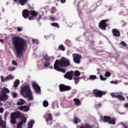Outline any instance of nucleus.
Wrapping results in <instances>:
<instances>
[{
  "instance_id": "1",
  "label": "nucleus",
  "mask_w": 128,
  "mask_h": 128,
  "mask_svg": "<svg viewBox=\"0 0 128 128\" xmlns=\"http://www.w3.org/2000/svg\"><path fill=\"white\" fill-rule=\"evenodd\" d=\"M12 43L16 52L18 58H20L24 52L28 48V44L26 40L20 36H14L12 40Z\"/></svg>"
},
{
  "instance_id": "2",
  "label": "nucleus",
  "mask_w": 128,
  "mask_h": 128,
  "mask_svg": "<svg viewBox=\"0 0 128 128\" xmlns=\"http://www.w3.org/2000/svg\"><path fill=\"white\" fill-rule=\"evenodd\" d=\"M70 66V60L64 57H62L61 59L56 60L55 61L54 68L57 72L66 74V70L64 68H66V66Z\"/></svg>"
},
{
  "instance_id": "3",
  "label": "nucleus",
  "mask_w": 128,
  "mask_h": 128,
  "mask_svg": "<svg viewBox=\"0 0 128 128\" xmlns=\"http://www.w3.org/2000/svg\"><path fill=\"white\" fill-rule=\"evenodd\" d=\"M20 94L24 98H28L29 100H34L32 93L30 90V87L28 85H26L22 87Z\"/></svg>"
},
{
  "instance_id": "4",
  "label": "nucleus",
  "mask_w": 128,
  "mask_h": 128,
  "mask_svg": "<svg viewBox=\"0 0 128 128\" xmlns=\"http://www.w3.org/2000/svg\"><path fill=\"white\" fill-rule=\"evenodd\" d=\"M22 112L20 111L12 112L10 115L11 124H16V120L22 118Z\"/></svg>"
},
{
  "instance_id": "5",
  "label": "nucleus",
  "mask_w": 128,
  "mask_h": 128,
  "mask_svg": "<svg viewBox=\"0 0 128 128\" xmlns=\"http://www.w3.org/2000/svg\"><path fill=\"white\" fill-rule=\"evenodd\" d=\"M10 91L8 88L4 87L2 88L0 92V102H4V100H8V95L6 94H10Z\"/></svg>"
},
{
  "instance_id": "6",
  "label": "nucleus",
  "mask_w": 128,
  "mask_h": 128,
  "mask_svg": "<svg viewBox=\"0 0 128 128\" xmlns=\"http://www.w3.org/2000/svg\"><path fill=\"white\" fill-rule=\"evenodd\" d=\"M92 94L96 98H102L103 96H106V92L104 91H102L101 90H98V89H94L92 91Z\"/></svg>"
},
{
  "instance_id": "7",
  "label": "nucleus",
  "mask_w": 128,
  "mask_h": 128,
  "mask_svg": "<svg viewBox=\"0 0 128 128\" xmlns=\"http://www.w3.org/2000/svg\"><path fill=\"white\" fill-rule=\"evenodd\" d=\"M107 22H108V20H101L98 24V27L100 30H106V27L108 26Z\"/></svg>"
},
{
  "instance_id": "8",
  "label": "nucleus",
  "mask_w": 128,
  "mask_h": 128,
  "mask_svg": "<svg viewBox=\"0 0 128 128\" xmlns=\"http://www.w3.org/2000/svg\"><path fill=\"white\" fill-rule=\"evenodd\" d=\"M72 56L74 62L78 64H80V60H82V56L80 54L74 53L72 54Z\"/></svg>"
},
{
  "instance_id": "9",
  "label": "nucleus",
  "mask_w": 128,
  "mask_h": 128,
  "mask_svg": "<svg viewBox=\"0 0 128 128\" xmlns=\"http://www.w3.org/2000/svg\"><path fill=\"white\" fill-rule=\"evenodd\" d=\"M60 92H68L72 90V87L69 86H66L64 84H60L59 85Z\"/></svg>"
},
{
  "instance_id": "10",
  "label": "nucleus",
  "mask_w": 128,
  "mask_h": 128,
  "mask_svg": "<svg viewBox=\"0 0 128 128\" xmlns=\"http://www.w3.org/2000/svg\"><path fill=\"white\" fill-rule=\"evenodd\" d=\"M30 14L31 16L28 18L29 20H34L38 16V12L34 10H30Z\"/></svg>"
},
{
  "instance_id": "11",
  "label": "nucleus",
  "mask_w": 128,
  "mask_h": 128,
  "mask_svg": "<svg viewBox=\"0 0 128 128\" xmlns=\"http://www.w3.org/2000/svg\"><path fill=\"white\" fill-rule=\"evenodd\" d=\"M29 106H26V105L22 106H18L17 108L18 110H23L24 112H28L30 110V104H29Z\"/></svg>"
},
{
  "instance_id": "12",
  "label": "nucleus",
  "mask_w": 128,
  "mask_h": 128,
  "mask_svg": "<svg viewBox=\"0 0 128 128\" xmlns=\"http://www.w3.org/2000/svg\"><path fill=\"white\" fill-rule=\"evenodd\" d=\"M64 76L65 78H68V80H72V76H74V71L72 70L70 72H67Z\"/></svg>"
},
{
  "instance_id": "13",
  "label": "nucleus",
  "mask_w": 128,
  "mask_h": 128,
  "mask_svg": "<svg viewBox=\"0 0 128 128\" xmlns=\"http://www.w3.org/2000/svg\"><path fill=\"white\" fill-rule=\"evenodd\" d=\"M30 11L28 9H24L23 10L22 12V16L24 18L26 19L28 18L30 16Z\"/></svg>"
},
{
  "instance_id": "14",
  "label": "nucleus",
  "mask_w": 128,
  "mask_h": 128,
  "mask_svg": "<svg viewBox=\"0 0 128 128\" xmlns=\"http://www.w3.org/2000/svg\"><path fill=\"white\" fill-rule=\"evenodd\" d=\"M32 86L34 88V90H36V92L37 94H40V86L36 84V83H32Z\"/></svg>"
},
{
  "instance_id": "15",
  "label": "nucleus",
  "mask_w": 128,
  "mask_h": 128,
  "mask_svg": "<svg viewBox=\"0 0 128 128\" xmlns=\"http://www.w3.org/2000/svg\"><path fill=\"white\" fill-rule=\"evenodd\" d=\"M100 118H102V120L103 122H104L108 123V122H110V116H104L103 118H102V116H100Z\"/></svg>"
},
{
  "instance_id": "16",
  "label": "nucleus",
  "mask_w": 128,
  "mask_h": 128,
  "mask_svg": "<svg viewBox=\"0 0 128 128\" xmlns=\"http://www.w3.org/2000/svg\"><path fill=\"white\" fill-rule=\"evenodd\" d=\"M0 126H2V128H6V123L2 120L1 116H0Z\"/></svg>"
},
{
  "instance_id": "17",
  "label": "nucleus",
  "mask_w": 128,
  "mask_h": 128,
  "mask_svg": "<svg viewBox=\"0 0 128 128\" xmlns=\"http://www.w3.org/2000/svg\"><path fill=\"white\" fill-rule=\"evenodd\" d=\"M79 128H93L92 126L90 124H86L84 126L81 125L80 126Z\"/></svg>"
},
{
  "instance_id": "18",
  "label": "nucleus",
  "mask_w": 128,
  "mask_h": 128,
  "mask_svg": "<svg viewBox=\"0 0 128 128\" xmlns=\"http://www.w3.org/2000/svg\"><path fill=\"white\" fill-rule=\"evenodd\" d=\"M47 116H48V118L46 119V122H48V120H52V114L49 113Z\"/></svg>"
},
{
  "instance_id": "19",
  "label": "nucleus",
  "mask_w": 128,
  "mask_h": 128,
  "mask_svg": "<svg viewBox=\"0 0 128 128\" xmlns=\"http://www.w3.org/2000/svg\"><path fill=\"white\" fill-rule=\"evenodd\" d=\"M22 118H20V119H21V121H20V122H22V124H26V116H24V115H22Z\"/></svg>"
},
{
  "instance_id": "20",
  "label": "nucleus",
  "mask_w": 128,
  "mask_h": 128,
  "mask_svg": "<svg viewBox=\"0 0 128 128\" xmlns=\"http://www.w3.org/2000/svg\"><path fill=\"white\" fill-rule=\"evenodd\" d=\"M116 119L110 117V119L109 120L108 124H116Z\"/></svg>"
},
{
  "instance_id": "21",
  "label": "nucleus",
  "mask_w": 128,
  "mask_h": 128,
  "mask_svg": "<svg viewBox=\"0 0 128 128\" xmlns=\"http://www.w3.org/2000/svg\"><path fill=\"white\" fill-rule=\"evenodd\" d=\"M18 2L21 6H24L28 2V0H18Z\"/></svg>"
},
{
  "instance_id": "22",
  "label": "nucleus",
  "mask_w": 128,
  "mask_h": 128,
  "mask_svg": "<svg viewBox=\"0 0 128 128\" xmlns=\"http://www.w3.org/2000/svg\"><path fill=\"white\" fill-rule=\"evenodd\" d=\"M120 94L119 92H112L110 94L112 98H118V94Z\"/></svg>"
},
{
  "instance_id": "23",
  "label": "nucleus",
  "mask_w": 128,
  "mask_h": 128,
  "mask_svg": "<svg viewBox=\"0 0 128 128\" xmlns=\"http://www.w3.org/2000/svg\"><path fill=\"white\" fill-rule=\"evenodd\" d=\"M22 104H24V100L22 99L19 100V102L16 103L17 106H22Z\"/></svg>"
},
{
  "instance_id": "24",
  "label": "nucleus",
  "mask_w": 128,
  "mask_h": 128,
  "mask_svg": "<svg viewBox=\"0 0 128 128\" xmlns=\"http://www.w3.org/2000/svg\"><path fill=\"white\" fill-rule=\"evenodd\" d=\"M34 121L32 120H30L28 124V128H32V126H34Z\"/></svg>"
},
{
  "instance_id": "25",
  "label": "nucleus",
  "mask_w": 128,
  "mask_h": 128,
  "mask_svg": "<svg viewBox=\"0 0 128 128\" xmlns=\"http://www.w3.org/2000/svg\"><path fill=\"white\" fill-rule=\"evenodd\" d=\"M58 50H62V52H64L66 50V48H64V46L62 44H60L58 47Z\"/></svg>"
},
{
  "instance_id": "26",
  "label": "nucleus",
  "mask_w": 128,
  "mask_h": 128,
  "mask_svg": "<svg viewBox=\"0 0 128 128\" xmlns=\"http://www.w3.org/2000/svg\"><path fill=\"white\" fill-rule=\"evenodd\" d=\"M74 102L76 106H78L80 104V101L78 98H74Z\"/></svg>"
},
{
  "instance_id": "27",
  "label": "nucleus",
  "mask_w": 128,
  "mask_h": 128,
  "mask_svg": "<svg viewBox=\"0 0 128 128\" xmlns=\"http://www.w3.org/2000/svg\"><path fill=\"white\" fill-rule=\"evenodd\" d=\"M119 100H126V98L124 97L122 95L119 94L118 97L117 98Z\"/></svg>"
},
{
  "instance_id": "28",
  "label": "nucleus",
  "mask_w": 128,
  "mask_h": 128,
  "mask_svg": "<svg viewBox=\"0 0 128 128\" xmlns=\"http://www.w3.org/2000/svg\"><path fill=\"white\" fill-rule=\"evenodd\" d=\"M43 58L46 62H50V57H48V54H45L43 55Z\"/></svg>"
},
{
  "instance_id": "29",
  "label": "nucleus",
  "mask_w": 128,
  "mask_h": 128,
  "mask_svg": "<svg viewBox=\"0 0 128 128\" xmlns=\"http://www.w3.org/2000/svg\"><path fill=\"white\" fill-rule=\"evenodd\" d=\"M74 122L76 124H78V122H80V120L76 117H74Z\"/></svg>"
},
{
  "instance_id": "30",
  "label": "nucleus",
  "mask_w": 128,
  "mask_h": 128,
  "mask_svg": "<svg viewBox=\"0 0 128 128\" xmlns=\"http://www.w3.org/2000/svg\"><path fill=\"white\" fill-rule=\"evenodd\" d=\"M74 75L75 76H80V72L78 70H76L74 72Z\"/></svg>"
},
{
  "instance_id": "31",
  "label": "nucleus",
  "mask_w": 128,
  "mask_h": 128,
  "mask_svg": "<svg viewBox=\"0 0 128 128\" xmlns=\"http://www.w3.org/2000/svg\"><path fill=\"white\" fill-rule=\"evenodd\" d=\"M19 84H20V80H16L14 82V88H18V86Z\"/></svg>"
},
{
  "instance_id": "32",
  "label": "nucleus",
  "mask_w": 128,
  "mask_h": 128,
  "mask_svg": "<svg viewBox=\"0 0 128 128\" xmlns=\"http://www.w3.org/2000/svg\"><path fill=\"white\" fill-rule=\"evenodd\" d=\"M6 80H14V76H12V74H10L9 76L6 77Z\"/></svg>"
},
{
  "instance_id": "33",
  "label": "nucleus",
  "mask_w": 128,
  "mask_h": 128,
  "mask_svg": "<svg viewBox=\"0 0 128 128\" xmlns=\"http://www.w3.org/2000/svg\"><path fill=\"white\" fill-rule=\"evenodd\" d=\"M43 106L44 108H48V102L45 100L43 102Z\"/></svg>"
},
{
  "instance_id": "34",
  "label": "nucleus",
  "mask_w": 128,
  "mask_h": 128,
  "mask_svg": "<svg viewBox=\"0 0 128 128\" xmlns=\"http://www.w3.org/2000/svg\"><path fill=\"white\" fill-rule=\"evenodd\" d=\"M50 24L52 26H56V28H60V24L58 23L54 22L51 23Z\"/></svg>"
},
{
  "instance_id": "35",
  "label": "nucleus",
  "mask_w": 128,
  "mask_h": 128,
  "mask_svg": "<svg viewBox=\"0 0 128 128\" xmlns=\"http://www.w3.org/2000/svg\"><path fill=\"white\" fill-rule=\"evenodd\" d=\"M89 78L90 80H96V75H90L89 76Z\"/></svg>"
},
{
  "instance_id": "36",
  "label": "nucleus",
  "mask_w": 128,
  "mask_h": 128,
  "mask_svg": "<svg viewBox=\"0 0 128 128\" xmlns=\"http://www.w3.org/2000/svg\"><path fill=\"white\" fill-rule=\"evenodd\" d=\"M73 78L74 80L75 84H78V82H80V78H78V77H76Z\"/></svg>"
},
{
  "instance_id": "37",
  "label": "nucleus",
  "mask_w": 128,
  "mask_h": 128,
  "mask_svg": "<svg viewBox=\"0 0 128 128\" xmlns=\"http://www.w3.org/2000/svg\"><path fill=\"white\" fill-rule=\"evenodd\" d=\"M112 76V73H110L108 71H107L105 73L104 76H106V78H109V76Z\"/></svg>"
},
{
  "instance_id": "38",
  "label": "nucleus",
  "mask_w": 128,
  "mask_h": 128,
  "mask_svg": "<svg viewBox=\"0 0 128 128\" xmlns=\"http://www.w3.org/2000/svg\"><path fill=\"white\" fill-rule=\"evenodd\" d=\"M102 106V104L100 102L96 104H94V106L96 108H101Z\"/></svg>"
},
{
  "instance_id": "39",
  "label": "nucleus",
  "mask_w": 128,
  "mask_h": 128,
  "mask_svg": "<svg viewBox=\"0 0 128 128\" xmlns=\"http://www.w3.org/2000/svg\"><path fill=\"white\" fill-rule=\"evenodd\" d=\"M50 66V62H46L44 64V68H48Z\"/></svg>"
},
{
  "instance_id": "40",
  "label": "nucleus",
  "mask_w": 128,
  "mask_h": 128,
  "mask_svg": "<svg viewBox=\"0 0 128 128\" xmlns=\"http://www.w3.org/2000/svg\"><path fill=\"white\" fill-rule=\"evenodd\" d=\"M22 122H19L17 124V128H22Z\"/></svg>"
},
{
  "instance_id": "41",
  "label": "nucleus",
  "mask_w": 128,
  "mask_h": 128,
  "mask_svg": "<svg viewBox=\"0 0 128 128\" xmlns=\"http://www.w3.org/2000/svg\"><path fill=\"white\" fill-rule=\"evenodd\" d=\"M100 78L101 80H106V78H104L102 74L100 75Z\"/></svg>"
},
{
  "instance_id": "42",
  "label": "nucleus",
  "mask_w": 128,
  "mask_h": 128,
  "mask_svg": "<svg viewBox=\"0 0 128 128\" xmlns=\"http://www.w3.org/2000/svg\"><path fill=\"white\" fill-rule=\"evenodd\" d=\"M14 70H16L15 67L10 66L8 68V70H9V72H12Z\"/></svg>"
},
{
  "instance_id": "43",
  "label": "nucleus",
  "mask_w": 128,
  "mask_h": 128,
  "mask_svg": "<svg viewBox=\"0 0 128 128\" xmlns=\"http://www.w3.org/2000/svg\"><path fill=\"white\" fill-rule=\"evenodd\" d=\"M32 42L34 44H38V39H32Z\"/></svg>"
},
{
  "instance_id": "44",
  "label": "nucleus",
  "mask_w": 128,
  "mask_h": 128,
  "mask_svg": "<svg viewBox=\"0 0 128 128\" xmlns=\"http://www.w3.org/2000/svg\"><path fill=\"white\" fill-rule=\"evenodd\" d=\"M113 34L114 36H117L118 37L120 36V32H113Z\"/></svg>"
},
{
  "instance_id": "45",
  "label": "nucleus",
  "mask_w": 128,
  "mask_h": 128,
  "mask_svg": "<svg viewBox=\"0 0 128 128\" xmlns=\"http://www.w3.org/2000/svg\"><path fill=\"white\" fill-rule=\"evenodd\" d=\"M0 78H1V82H6V78H4V76H0Z\"/></svg>"
},
{
  "instance_id": "46",
  "label": "nucleus",
  "mask_w": 128,
  "mask_h": 128,
  "mask_svg": "<svg viewBox=\"0 0 128 128\" xmlns=\"http://www.w3.org/2000/svg\"><path fill=\"white\" fill-rule=\"evenodd\" d=\"M120 44H122V46H126V42H124V41H122L120 42Z\"/></svg>"
},
{
  "instance_id": "47",
  "label": "nucleus",
  "mask_w": 128,
  "mask_h": 128,
  "mask_svg": "<svg viewBox=\"0 0 128 128\" xmlns=\"http://www.w3.org/2000/svg\"><path fill=\"white\" fill-rule=\"evenodd\" d=\"M8 112H6L4 114V120H6V118H8Z\"/></svg>"
},
{
  "instance_id": "48",
  "label": "nucleus",
  "mask_w": 128,
  "mask_h": 128,
  "mask_svg": "<svg viewBox=\"0 0 128 128\" xmlns=\"http://www.w3.org/2000/svg\"><path fill=\"white\" fill-rule=\"evenodd\" d=\"M49 18H50V20H52V22H54V20H56V18L52 16H50Z\"/></svg>"
},
{
  "instance_id": "49",
  "label": "nucleus",
  "mask_w": 128,
  "mask_h": 128,
  "mask_svg": "<svg viewBox=\"0 0 128 128\" xmlns=\"http://www.w3.org/2000/svg\"><path fill=\"white\" fill-rule=\"evenodd\" d=\"M12 94L13 98H16V96H18V94H16V92H12Z\"/></svg>"
},
{
  "instance_id": "50",
  "label": "nucleus",
  "mask_w": 128,
  "mask_h": 128,
  "mask_svg": "<svg viewBox=\"0 0 128 128\" xmlns=\"http://www.w3.org/2000/svg\"><path fill=\"white\" fill-rule=\"evenodd\" d=\"M112 32H120V31L116 28L112 29Z\"/></svg>"
},
{
  "instance_id": "51",
  "label": "nucleus",
  "mask_w": 128,
  "mask_h": 128,
  "mask_svg": "<svg viewBox=\"0 0 128 128\" xmlns=\"http://www.w3.org/2000/svg\"><path fill=\"white\" fill-rule=\"evenodd\" d=\"M56 10L55 8H51V12L52 14H54V12H56Z\"/></svg>"
},
{
  "instance_id": "52",
  "label": "nucleus",
  "mask_w": 128,
  "mask_h": 128,
  "mask_svg": "<svg viewBox=\"0 0 128 128\" xmlns=\"http://www.w3.org/2000/svg\"><path fill=\"white\" fill-rule=\"evenodd\" d=\"M12 64H14V66H18V62H16V61L13 60L12 61Z\"/></svg>"
},
{
  "instance_id": "53",
  "label": "nucleus",
  "mask_w": 128,
  "mask_h": 128,
  "mask_svg": "<svg viewBox=\"0 0 128 128\" xmlns=\"http://www.w3.org/2000/svg\"><path fill=\"white\" fill-rule=\"evenodd\" d=\"M66 44H70V40H66Z\"/></svg>"
},
{
  "instance_id": "54",
  "label": "nucleus",
  "mask_w": 128,
  "mask_h": 128,
  "mask_svg": "<svg viewBox=\"0 0 128 128\" xmlns=\"http://www.w3.org/2000/svg\"><path fill=\"white\" fill-rule=\"evenodd\" d=\"M2 112H4V108L1 107L0 108V113L2 114Z\"/></svg>"
},
{
  "instance_id": "55",
  "label": "nucleus",
  "mask_w": 128,
  "mask_h": 128,
  "mask_svg": "<svg viewBox=\"0 0 128 128\" xmlns=\"http://www.w3.org/2000/svg\"><path fill=\"white\" fill-rule=\"evenodd\" d=\"M17 30L18 32H22V29L20 27H18L17 28Z\"/></svg>"
},
{
  "instance_id": "56",
  "label": "nucleus",
  "mask_w": 128,
  "mask_h": 128,
  "mask_svg": "<svg viewBox=\"0 0 128 128\" xmlns=\"http://www.w3.org/2000/svg\"><path fill=\"white\" fill-rule=\"evenodd\" d=\"M60 0V2L62 4H64V2H66V0Z\"/></svg>"
},
{
  "instance_id": "57",
  "label": "nucleus",
  "mask_w": 128,
  "mask_h": 128,
  "mask_svg": "<svg viewBox=\"0 0 128 128\" xmlns=\"http://www.w3.org/2000/svg\"><path fill=\"white\" fill-rule=\"evenodd\" d=\"M42 16H39L38 18V20H42Z\"/></svg>"
},
{
  "instance_id": "58",
  "label": "nucleus",
  "mask_w": 128,
  "mask_h": 128,
  "mask_svg": "<svg viewBox=\"0 0 128 128\" xmlns=\"http://www.w3.org/2000/svg\"><path fill=\"white\" fill-rule=\"evenodd\" d=\"M124 108H128V103H126L124 105Z\"/></svg>"
},
{
  "instance_id": "59",
  "label": "nucleus",
  "mask_w": 128,
  "mask_h": 128,
  "mask_svg": "<svg viewBox=\"0 0 128 128\" xmlns=\"http://www.w3.org/2000/svg\"><path fill=\"white\" fill-rule=\"evenodd\" d=\"M110 84H116V82H114V81H111Z\"/></svg>"
},
{
  "instance_id": "60",
  "label": "nucleus",
  "mask_w": 128,
  "mask_h": 128,
  "mask_svg": "<svg viewBox=\"0 0 128 128\" xmlns=\"http://www.w3.org/2000/svg\"><path fill=\"white\" fill-rule=\"evenodd\" d=\"M3 104L2 102H0V106H2Z\"/></svg>"
},
{
  "instance_id": "61",
  "label": "nucleus",
  "mask_w": 128,
  "mask_h": 128,
  "mask_svg": "<svg viewBox=\"0 0 128 128\" xmlns=\"http://www.w3.org/2000/svg\"><path fill=\"white\" fill-rule=\"evenodd\" d=\"M124 128H128V126L127 125L124 124Z\"/></svg>"
},
{
  "instance_id": "62",
  "label": "nucleus",
  "mask_w": 128,
  "mask_h": 128,
  "mask_svg": "<svg viewBox=\"0 0 128 128\" xmlns=\"http://www.w3.org/2000/svg\"><path fill=\"white\" fill-rule=\"evenodd\" d=\"M0 42H4V40H2V39H1L0 40Z\"/></svg>"
},
{
  "instance_id": "63",
  "label": "nucleus",
  "mask_w": 128,
  "mask_h": 128,
  "mask_svg": "<svg viewBox=\"0 0 128 128\" xmlns=\"http://www.w3.org/2000/svg\"><path fill=\"white\" fill-rule=\"evenodd\" d=\"M14 2H18V0H13Z\"/></svg>"
},
{
  "instance_id": "64",
  "label": "nucleus",
  "mask_w": 128,
  "mask_h": 128,
  "mask_svg": "<svg viewBox=\"0 0 128 128\" xmlns=\"http://www.w3.org/2000/svg\"><path fill=\"white\" fill-rule=\"evenodd\" d=\"M50 68H53V67H52V66H50Z\"/></svg>"
}]
</instances>
